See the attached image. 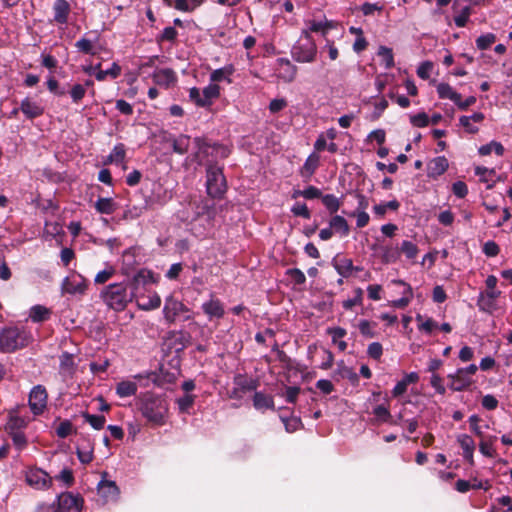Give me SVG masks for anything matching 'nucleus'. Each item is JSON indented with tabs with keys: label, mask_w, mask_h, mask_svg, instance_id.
<instances>
[{
	"label": "nucleus",
	"mask_w": 512,
	"mask_h": 512,
	"mask_svg": "<svg viewBox=\"0 0 512 512\" xmlns=\"http://www.w3.org/2000/svg\"><path fill=\"white\" fill-rule=\"evenodd\" d=\"M82 417L84 421L89 423L90 426L95 430L103 429L106 423V418L103 415H95L85 412L82 414Z\"/></svg>",
	"instance_id": "a19ab883"
},
{
	"label": "nucleus",
	"mask_w": 512,
	"mask_h": 512,
	"mask_svg": "<svg viewBox=\"0 0 512 512\" xmlns=\"http://www.w3.org/2000/svg\"><path fill=\"white\" fill-rule=\"evenodd\" d=\"M94 207L98 213L109 215L115 212L117 209V204L113 201L112 198L100 197L95 202Z\"/></svg>",
	"instance_id": "c9c22d12"
},
{
	"label": "nucleus",
	"mask_w": 512,
	"mask_h": 512,
	"mask_svg": "<svg viewBox=\"0 0 512 512\" xmlns=\"http://www.w3.org/2000/svg\"><path fill=\"white\" fill-rule=\"evenodd\" d=\"M70 97L73 103H79L86 94V88L82 84H74L70 89Z\"/></svg>",
	"instance_id": "4d7b16f0"
},
{
	"label": "nucleus",
	"mask_w": 512,
	"mask_h": 512,
	"mask_svg": "<svg viewBox=\"0 0 512 512\" xmlns=\"http://www.w3.org/2000/svg\"><path fill=\"white\" fill-rule=\"evenodd\" d=\"M478 152L482 156L489 155L492 152H495L498 156H502L504 153V147L500 142L491 141L488 144L482 145Z\"/></svg>",
	"instance_id": "37998d69"
},
{
	"label": "nucleus",
	"mask_w": 512,
	"mask_h": 512,
	"mask_svg": "<svg viewBox=\"0 0 512 512\" xmlns=\"http://www.w3.org/2000/svg\"><path fill=\"white\" fill-rule=\"evenodd\" d=\"M433 70V63L431 61H424L420 63V65L417 68V75L419 78L423 80H427Z\"/></svg>",
	"instance_id": "69168bd1"
},
{
	"label": "nucleus",
	"mask_w": 512,
	"mask_h": 512,
	"mask_svg": "<svg viewBox=\"0 0 512 512\" xmlns=\"http://www.w3.org/2000/svg\"><path fill=\"white\" fill-rule=\"evenodd\" d=\"M203 2L204 0H169L167 4L181 12H192Z\"/></svg>",
	"instance_id": "c756f323"
},
{
	"label": "nucleus",
	"mask_w": 512,
	"mask_h": 512,
	"mask_svg": "<svg viewBox=\"0 0 512 512\" xmlns=\"http://www.w3.org/2000/svg\"><path fill=\"white\" fill-rule=\"evenodd\" d=\"M121 74V67L118 65V63L114 62L112 63L111 67L106 70H101L100 68L95 73V78L98 81H104L108 76L112 79H116Z\"/></svg>",
	"instance_id": "58836bf2"
},
{
	"label": "nucleus",
	"mask_w": 512,
	"mask_h": 512,
	"mask_svg": "<svg viewBox=\"0 0 512 512\" xmlns=\"http://www.w3.org/2000/svg\"><path fill=\"white\" fill-rule=\"evenodd\" d=\"M327 333L331 336L332 342L337 345L340 351L347 349V343L344 341V337L347 335V331L342 327H331L328 328Z\"/></svg>",
	"instance_id": "473e14b6"
},
{
	"label": "nucleus",
	"mask_w": 512,
	"mask_h": 512,
	"mask_svg": "<svg viewBox=\"0 0 512 512\" xmlns=\"http://www.w3.org/2000/svg\"><path fill=\"white\" fill-rule=\"evenodd\" d=\"M399 249L400 254L403 253L409 260H415L419 252L417 245L409 240H404Z\"/></svg>",
	"instance_id": "a18cd8bd"
},
{
	"label": "nucleus",
	"mask_w": 512,
	"mask_h": 512,
	"mask_svg": "<svg viewBox=\"0 0 512 512\" xmlns=\"http://www.w3.org/2000/svg\"><path fill=\"white\" fill-rule=\"evenodd\" d=\"M496 41V36L493 33H486L480 35L476 39V46L480 50H486Z\"/></svg>",
	"instance_id": "5fc2aeb1"
},
{
	"label": "nucleus",
	"mask_w": 512,
	"mask_h": 512,
	"mask_svg": "<svg viewBox=\"0 0 512 512\" xmlns=\"http://www.w3.org/2000/svg\"><path fill=\"white\" fill-rule=\"evenodd\" d=\"M449 167L445 156H438L431 159L427 164V175L430 178H437L444 174Z\"/></svg>",
	"instance_id": "a211bd4d"
},
{
	"label": "nucleus",
	"mask_w": 512,
	"mask_h": 512,
	"mask_svg": "<svg viewBox=\"0 0 512 512\" xmlns=\"http://www.w3.org/2000/svg\"><path fill=\"white\" fill-rule=\"evenodd\" d=\"M395 284L403 285L405 286V290L403 292V296L399 299L393 300L391 302L392 306L397 308H404L406 307L413 298V291L410 285L405 283L403 280H394Z\"/></svg>",
	"instance_id": "72a5a7b5"
},
{
	"label": "nucleus",
	"mask_w": 512,
	"mask_h": 512,
	"mask_svg": "<svg viewBox=\"0 0 512 512\" xmlns=\"http://www.w3.org/2000/svg\"><path fill=\"white\" fill-rule=\"evenodd\" d=\"M253 406L256 410L259 411L274 409L273 397L262 392H255L253 396Z\"/></svg>",
	"instance_id": "c85d7f7f"
},
{
	"label": "nucleus",
	"mask_w": 512,
	"mask_h": 512,
	"mask_svg": "<svg viewBox=\"0 0 512 512\" xmlns=\"http://www.w3.org/2000/svg\"><path fill=\"white\" fill-rule=\"evenodd\" d=\"M332 266L342 278L349 277L355 269L351 259L339 255L332 259Z\"/></svg>",
	"instance_id": "4be33fe9"
},
{
	"label": "nucleus",
	"mask_w": 512,
	"mask_h": 512,
	"mask_svg": "<svg viewBox=\"0 0 512 512\" xmlns=\"http://www.w3.org/2000/svg\"><path fill=\"white\" fill-rule=\"evenodd\" d=\"M281 419L284 423L285 430L288 433L295 432V431L299 430L302 426L301 419L298 417L281 418Z\"/></svg>",
	"instance_id": "680f3d73"
},
{
	"label": "nucleus",
	"mask_w": 512,
	"mask_h": 512,
	"mask_svg": "<svg viewBox=\"0 0 512 512\" xmlns=\"http://www.w3.org/2000/svg\"><path fill=\"white\" fill-rule=\"evenodd\" d=\"M373 414L380 422L390 423V420L392 418L389 409L382 404L374 407Z\"/></svg>",
	"instance_id": "13d9d810"
},
{
	"label": "nucleus",
	"mask_w": 512,
	"mask_h": 512,
	"mask_svg": "<svg viewBox=\"0 0 512 512\" xmlns=\"http://www.w3.org/2000/svg\"><path fill=\"white\" fill-rule=\"evenodd\" d=\"M25 479L27 484L36 490H48L53 484V478L45 470L38 467L29 468L26 471Z\"/></svg>",
	"instance_id": "1a4fd4ad"
},
{
	"label": "nucleus",
	"mask_w": 512,
	"mask_h": 512,
	"mask_svg": "<svg viewBox=\"0 0 512 512\" xmlns=\"http://www.w3.org/2000/svg\"><path fill=\"white\" fill-rule=\"evenodd\" d=\"M400 258V249L397 246L386 245L382 247L381 260L385 264L396 263Z\"/></svg>",
	"instance_id": "f704fd0d"
},
{
	"label": "nucleus",
	"mask_w": 512,
	"mask_h": 512,
	"mask_svg": "<svg viewBox=\"0 0 512 512\" xmlns=\"http://www.w3.org/2000/svg\"><path fill=\"white\" fill-rule=\"evenodd\" d=\"M8 434L12 439L13 445L18 451H22L26 448L28 441L23 431L10 432Z\"/></svg>",
	"instance_id": "603ef678"
},
{
	"label": "nucleus",
	"mask_w": 512,
	"mask_h": 512,
	"mask_svg": "<svg viewBox=\"0 0 512 512\" xmlns=\"http://www.w3.org/2000/svg\"><path fill=\"white\" fill-rule=\"evenodd\" d=\"M307 31L310 32H321L325 34L329 28L326 21L311 20L307 22Z\"/></svg>",
	"instance_id": "e2e57ef3"
},
{
	"label": "nucleus",
	"mask_w": 512,
	"mask_h": 512,
	"mask_svg": "<svg viewBox=\"0 0 512 512\" xmlns=\"http://www.w3.org/2000/svg\"><path fill=\"white\" fill-rule=\"evenodd\" d=\"M168 403L161 396L147 394L139 400V410L142 416L155 426L166 423Z\"/></svg>",
	"instance_id": "f03ea898"
},
{
	"label": "nucleus",
	"mask_w": 512,
	"mask_h": 512,
	"mask_svg": "<svg viewBox=\"0 0 512 512\" xmlns=\"http://www.w3.org/2000/svg\"><path fill=\"white\" fill-rule=\"evenodd\" d=\"M416 321L419 323V330L424 331L427 334H430L434 329L438 327L437 322H435L431 318H428L425 321H423V316L420 314L416 316Z\"/></svg>",
	"instance_id": "864d4df0"
},
{
	"label": "nucleus",
	"mask_w": 512,
	"mask_h": 512,
	"mask_svg": "<svg viewBox=\"0 0 512 512\" xmlns=\"http://www.w3.org/2000/svg\"><path fill=\"white\" fill-rule=\"evenodd\" d=\"M479 451L483 456L488 458H494L497 456L494 445L482 440L481 438L479 441Z\"/></svg>",
	"instance_id": "0e129e2a"
},
{
	"label": "nucleus",
	"mask_w": 512,
	"mask_h": 512,
	"mask_svg": "<svg viewBox=\"0 0 512 512\" xmlns=\"http://www.w3.org/2000/svg\"><path fill=\"white\" fill-rule=\"evenodd\" d=\"M485 116L482 112H474L469 116H461L459 118V124L465 129V131L469 134H475L479 131V127L477 124L483 122Z\"/></svg>",
	"instance_id": "6ab92c4d"
},
{
	"label": "nucleus",
	"mask_w": 512,
	"mask_h": 512,
	"mask_svg": "<svg viewBox=\"0 0 512 512\" xmlns=\"http://www.w3.org/2000/svg\"><path fill=\"white\" fill-rule=\"evenodd\" d=\"M376 323L370 322L366 319H362L358 323V329L362 336L366 338H373L375 336Z\"/></svg>",
	"instance_id": "3c124183"
},
{
	"label": "nucleus",
	"mask_w": 512,
	"mask_h": 512,
	"mask_svg": "<svg viewBox=\"0 0 512 512\" xmlns=\"http://www.w3.org/2000/svg\"><path fill=\"white\" fill-rule=\"evenodd\" d=\"M106 476L107 473L104 472L102 479L97 485V491L102 499L103 504L117 501L120 495V490L116 483L114 481L105 479Z\"/></svg>",
	"instance_id": "9b49d317"
},
{
	"label": "nucleus",
	"mask_w": 512,
	"mask_h": 512,
	"mask_svg": "<svg viewBox=\"0 0 512 512\" xmlns=\"http://www.w3.org/2000/svg\"><path fill=\"white\" fill-rule=\"evenodd\" d=\"M227 189L223 168L216 164H209L206 168V190L212 198H220Z\"/></svg>",
	"instance_id": "39448f33"
},
{
	"label": "nucleus",
	"mask_w": 512,
	"mask_h": 512,
	"mask_svg": "<svg viewBox=\"0 0 512 512\" xmlns=\"http://www.w3.org/2000/svg\"><path fill=\"white\" fill-rule=\"evenodd\" d=\"M54 20L59 24H65L68 20L70 11L69 4L66 0H56L54 3Z\"/></svg>",
	"instance_id": "cd10ccee"
},
{
	"label": "nucleus",
	"mask_w": 512,
	"mask_h": 512,
	"mask_svg": "<svg viewBox=\"0 0 512 512\" xmlns=\"http://www.w3.org/2000/svg\"><path fill=\"white\" fill-rule=\"evenodd\" d=\"M400 206L397 200H391L388 202L377 204L373 207L374 213L380 217L384 216L387 210L396 211Z\"/></svg>",
	"instance_id": "09e8293b"
},
{
	"label": "nucleus",
	"mask_w": 512,
	"mask_h": 512,
	"mask_svg": "<svg viewBox=\"0 0 512 512\" xmlns=\"http://www.w3.org/2000/svg\"><path fill=\"white\" fill-rule=\"evenodd\" d=\"M190 146V137L187 135H179L176 138L172 139V148L173 151L177 154L183 155L185 154Z\"/></svg>",
	"instance_id": "4c0bfd02"
},
{
	"label": "nucleus",
	"mask_w": 512,
	"mask_h": 512,
	"mask_svg": "<svg viewBox=\"0 0 512 512\" xmlns=\"http://www.w3.org/2000/svg\"><path fill=\"white\" fill-rule=\"evenodd\" d=\"M201 309L209 321L219 320L225 315L224 304L214 294H210V298L202 303Z\"/></svg>",
	"instance_id": "ddd939ff"
},
{
	"label": "nucleus",
	"mask_w": 512,
	"mask_h": 512,
	"mask_svg": "<svg viewBox=\"0 0 512 512\" xmlns=\"http://www.w3.org/2000/svg\"><path fill=\"white\" fill-rule=\"evenodd\" d=\"M163 316L167 323L172 324L177 320L187 321L192 319L189 308L173 296L165 299Z\"/></svg>",
	"instance_id": "423d86ee"
},
{
	"label": "nucleus",
	"mask_w": 512,
	"mask_h": 512,
	"mask_svg": "<svg viewBox=\"0 0 512 512\" xmlns=\"http://www.w3.org/2000/svg\"><path fill=\"white\" fill-rule=\"evenodd\" d=\"M84 500L79 494L62 492L52 503L53 512H81Z\"/></svg>",
	"instance_id": "6e6552de"
},
{
	"label": "nucleus",
	"mask_w": 512,
	"mask_h": 512,
	"mask_svg": "<svg viewBox=\"0 0 512 512\" xmlns=\"http://www.w3.org/2000/svg\"><path fill=\"white\" fill-rule=\"evenodd\" d=\"M501 295V291L481 292L478 299L480 310L492 313L496 309V299Z\"/></svg>",
	"instance_id": "412c9836"
},
{
	"label": "nucleus",
	"mask_w": 512,
	"mask_h": 512,
	"mask_svg": "<svg viewBox=\"0 0 512 512\" xmlns=\"http://www.w3.org/2000/svg\"><path fill=\"white\" fill-rule=\"evenodd\" d=\"M87 288V280L78 273L65 277L61 284L62 292L73 296L84 295Z\"/></svg>",
	"instance_id": "9d476101"
},
{
	"label": "nucleus",
	"mask_w": 512,
	"mask_h": 512,
	"mask_svg": "<svg viewBox=\"0 0 512 512\" xmlns=\"http://www.w3.org/2000/svg\"><path fill=\"white\" fill-rule=\"evenodd\" d=\"M94 42L93 40L83 36L75 43V48L78 52L89 54V55H96V50L94 48Z\"/></svg>",
	"instance_id": "ea45409f"
},
{
	"label": "nucleus",
	"mask_w": 512,
	"mask_h": 512,
	"mask_svg": "<svg viewBox=\"0 0 512 512\" xmlns=\"http://www.w3.org/2000/svg\"><path fill=\"white\" fill-rule=\"evenodd\" d=\"M31 341V334L25 329L9 327L0 331V351L12 353L22 349Z\"/></svg>",
	"instance_id": "7ed1b4c3"
},
{
	"label": "nucleus",
	"mask_w": 512,
	"mask_h": 512,
	"mask_svg": "<svg viewBox=\"0 0 512 512\" xmlns=\"http://www.w3.org/2000/svg\"><path fill=\"white\" fill-rule=\"evenodd\" d=\"M195 401V396L186 393L182 397L177 398L176 404L180 413H189Z\"/></svg>",
	"instance_id": "49530a36"
},
{
	"label": "nucleus",
	"mask_w": 512,
	"mask_h": 512,
	"mask_svg": "<svg viewBox=\"0 0 512 512\" xmlns=\"http://www.w3.org/2000/svg\"><path fill=\"white\" fill-rule=\"evenodd\" d=\"M135 300H136V304L139 307V309L144 310V311L157 309L161 305V298L155 292L152 293L151 295H149L147 298L138 296L136 294Z\"/></svg>",
	"instance_id": "b1692460"
},
{
	"label": "nucleus",
	"mask_w": 512,
	"mask_h": 512,
	"mask_svg": "<svg viewBox=\"0 0 512 512\" xmlns=\"http://www.w3.org/2000/svg\"><path fill=\"white\" fill-rule=\"evenodd\" d=\"M377 54L386 69H391L394 66V56L391 48L380 46Z\"/></svg>",
	"instance_id": "c03bdc74"
},
{
	"label": "nucleus",
	"mask_w": 512,
	"mask_h": 512,
	"mask_svg": "<svg viewBox=\"0 0 512 512\" xmlns=\"http://www.w3.org/2000/svg\"><path fill=\"white\" fill-rule=\"evenodd\" d=\"M321 199L323 205L331 214L336 213L341 206L340 200L333 194H326Z\"/></svg>",
	"instance_id": "de8ad7c7"
},
{
	"label": "nucleus",
	"mask_w": 512,
	"mask_h": 512,
	"mask_svg": "<svg viewBox=\"0 0 512 512\" xmlns=\"http://www.w3.org/2000/svg\"><path fill=\"white\" fill-rule=\"evenodd\" d=\"M429 122V116L425 112H420L410 116V123L415 127H426Z\"/></svg>",
	"instance_id": "052dcab7"
},
{
	"label": "nucleus",
	"mask_w": 512,
	"mask_h": 512,
	"mask_svg": "<svg viewBox=\"0 0 512 512\" xmlns=\"http://www.w3.org/2000/svg\"><path fill=\"white\" fill-rule=\"evenodd\" d=\"M20 110L28 119H34L44 114V107L39 102L29 97L21 101Z\"/></svg>",
	"instance_id": "f3484780"
},
{
	"label": "nucleus",
	"mask_w": 512,
	"mask_h": 512,
	"mask_svg": "<svg viewBox=\"0 0 512 512\" xmlns=\"http://www.w3.org/2000/svg\"><path fill=\"white\" fill-rule=\"evenodd\" d=\"M292 58L299 63H311L317 55V46L307 30H303L299 40L291 50Z\"/></svg>",
	"instance_id": "20e7f679"
},
{
	"label": "nucleus",
	"mask_w": 512,
	"mask_h": 512,
	"mask_svg": "<svg viewBox=\"0 0 512 512\" xmlns=\"http://www.w3.org/2000/svg\"><path fill=\"white\" fill-rule=\"evenodd\" d=\"M173 336L175 338V349L177 351L182 350L187 346L190 338L189 334L183 331H178L173 333Z\"/></svg>",
	"instance_id": "774afa93"
},
{
	"label": "nucleus",
	"mask_w": 512,
	"mask_h": 512,
	"mask_svg": "<svg viewBox=\"0 0 512 512\" xmlns=\"http://www.w3.org/2000/svg\"><path fill=\"white\" fill-rule=\"evenodd\" d=\"M220 96V87L218 84L209 83L202 90L192 87L189 90L190 100L198 107L208 108L214 100Z\"/></svg>",
	"instance_id": "0eeeda50"
},
{
	"label": "nucleus",
	"mask_w": 512,
	"mask_h": 512,
	"mask_svg": "<svg viewBox=\"0 0 512 512\" xmlns=\"http://www.w3.org/2000/svg\"><path fill=\"white\" fill-rule=\"evenodd\" d=\"M115 274V268L112 265L106 264V267L99 271L95 278L94 283L95 284H104L107 281H109L113 275Z\"/></svg>",
	"instance_id": "8fccbe9b"
},
{
	"label": "nucleus",
	"mask_w": 512,
	"mask_h": 512,
	"mask_svg": "<svg viewBox=\"0 0 512 512\" xmlns=\"http://www.w3.org/2000/svg\"><path fill=\"white\" fill-rule=\"evenodd\" d=\"M291 212L295 216H300L304 219H310V217H311V213L305 203H301V202L295 203L291 208Z\"/></svg>",
	"instance_id": "338daca9"
},
{
	"label": "nucleus",
	"mask_w": 512,
	"mask_h": 512,
	"mask_svg": "<svg viewBox=\"0 0 512 512\" xmlns=\"http://www.w3.org/2000/svg\"><path fill=\"white\" fill-rule=\"evenodd\" d=\"M52 312L43 305H34L29 310V318L34 323H40L48 320Z\"/></svg>",
	"instance_id": "7c9ffc66"
},
{
	"label": "nucleus",
	"mask_w": 512,
	"mask_h": 512,
	"mask_svg": "<svg viewBox=\"0 0 512 512\" xmlns=\"http://www.w3.org/2000/svg\"><path fill=\"white\" fill-rule=\"evenodd\" d=\"M481 418L477 414H473L468 418L469 427L472 433L477 437H482L484 432L480 425Z\"/></svg>",
	"instance_id": "bf43d9fd"
},
{
	"label": "nucleus",
	"mask_w": 512,
	"mask_h": 512,
	"mask_svg": "<svg viewBox=\"0 0 512 512\" xmlns=\"http://www.w3.org/2000/svg\"><path fill=\"white\" fill-rule=\"evenodd\" d=\"M276 77L285 83L294 81L297 75V67L286 58H279L276 61Z\"/></svg>",
	"instance_id": "4468645a"
},
{
	"label": "nucleus",
	"mask_w": 512,
	"mask_h": 512,
	"mask_svg": "<svg viewBox=\"0 0 512 512\" xmlns=\"http://www.w3.org/2000/svg\"><path fill=\"white\" fill-rule=\"evenodd\" d=\"M319 165V156L316 153H311L304 162L301 168V176L306 180H309L315 173Z\"/></svg>",
	"instance_id": "bb28decb"
},
{
	"label": "nucleus",
	"mask_w": 512,
	"mask_h": 512,
	"mask_svg": "<svg viewBox=\"0 0 512 512\" xmlns=\"http://www.w3.org/2000/svg\"><path fill=\"white\" fill-rule=\"evenodd\" d=\"M437 93H438L439 98H441V99H449L452 102H454V104L456 103V101L459 100V94L460 93L456 92L447 83H440V84H438L437 85Z\"/></svg>",
	"instance_id": "e433bc0d"
},
{
	"label": "nucleus",
	"mask_w": 512,
	"mask_h": 512,
	"mask_svg": "<svg viewBox=\"0 0 512 512\" xmlns=\"http://www.w3.org/2000/svg\"><path fill=\"white\" fill-rule=\"evenodd\" d=\"M447 378L451 381L449 388L456 392L463 391L472 384V379L464 373H460V368H458L454 373L448 374Z\"/></svg>",
	"instance_id": "aec40b11"
},
{
	"label": "nucleus",
	"mask_w": 512,
	"mask_h": 512,
	"mask_svg": "<svg viewBox=\"0 0 512 512\" xmlns=\"http://www.w3.org/2000/svg\"><path fill=\"white\" fill-rule=\"evenodd\" d=\"M126 156L125 146L122 143H118L114 146L111 153L108 156V161L114 164H121L124 162Z\"/></svg>",
	"instance_id": "79ce46f5"
},
{
	"label": "nucleus",
	"mask_w": 512,
	"mask_h": 512,
	"mask_svg": "<svg viewBox=\"0 0 512 512\" xmlns=\"http://www.w3.org/2000/svg\"><path fill=\"white\" fill-rule=\"evenodd\" d=\"M329 226L332 229V231L336 234H339L340 237H346L350 232L347 220L340 215L333 216L329 220Z\"/></svg>",
	"instance_id": "393cba45"
},
{
	"label": "nucleus",
	"mask_w": 512,
	"mask_h": 512,
	"mask_svg": "<svg viewBox=\"0 0 512 512\" xmlns=\"http://www.w3.org/2000/svg\"><path fill=\"white\" fill-rule=\"evenodd\" d=\"M456 441L462 449L463 458L470 465H473L475 451V441L473 440V438L466 433H461L456 436Z\"/></svg>",
	"instance_id": "dca6fc26"
},
{
	"label": "nucleus",
	"mask_w": 512,
	"mask_h": 512,
	"mask_svg": "<svg viewBox=\"0 0 512 512\" xmlns=\"http://www.w3.org/2000/svg\"><path fill=\"white\" fill-rule=\"evenodd\" d=\"M153 277L147 270H140L130 280L121 283H112L100 293L103 302L115 311H123L136 297L140 285H145Z\"/></svg>",
	"instance_id": "f257e3e1"
},
{
	"label": "nucleus",
	"mask_w": 512,
	"mask_h": 512,
	"mask_svg": "<svg viewBox=\"0 0 512 512\" xmlns=\"http://www.w3.org/2000/svg\"><path fill=\"white\" fill-rule=\"evenodd\" d=\"M47 391L44 386H34L29 394V406L34 415L41 414L47 405Z\"/></svg>",
	"instance_id": "f8f14e48"
},
{
	"label": "nucleus",
	"mask_w": 512,
	"mask_h": 512,
	"mask_svg": "<svg viewBox=\"0 0 512 512\" xmlns=\"http://www.w3.org/2000/svg\"><path fill=\"white\" fill-rule=\"evenodd\" d=\"M235 72L233 64L225 65L221 68L215 69L210 73L209 79L213 84L226 81L228 84L232 83L231 76Z\"/></svg>",
	"instance_id": "5701e85b"
},
{
	"label": "nucleus",
	"mask_w": 512,
	"mask_h": 512,
	"mask_svg": "<svg viewBox=\"0 0 512 512\" xmlns=\"http://www.w3.org/2000/svg\"><path fill=\"white\" fill-rule=\"evenodd\" d=\"M28 421V418L22 417L15 413H11L5 429L8 433L23 431V429L27 426Z\"/></svg>",
	"instance_id": "2f4dec72"
},
{
	"label": "nucleus",
	"mask_w": 512,
	"mask_h": 512,
	"mask_svg": "<svg viewBox=\"0 0 512 512\" xmlns=\"http://www.w3.org/2000/svg\"><path fill=\"white\" fill-rule=\"evenodd\" d=\"M55 479L61 481L67 488L71 487L75 481L73 471L69 468H63Z\"/></svg>",
	"instance_id": "6e6d98bb"
},
{
	"label": "nucleus",
	"mask_w": 512,
	"mask_h": 512,
	"mask_svg": "<svg viewBox=\"0 0 512 512\" xmlns=\"http://www.w3.org/2000/svg\"><path fill=\"white\" fill-rule=\"evenodd\" d=\"M151 77L156 85L165 88H169L177 81L176 73L171 68H157Z\"/></svg>",
	"instance_id": "2eb2a0df"
},
{
	"label": "nucleus",
	"mask_w": 512,
	"mask_h": 512,
	"mask_svg": "<svg viewBox=\"0 0 512 512\" xmlns=\"http://www.w3.org/2000/svg\"><path fill=\"white\" fill-rule=\"evenodd\" d=\"M138 385L131 380H123L117 383L115 392L120 398H126L136 395Z\"/></svg>",
	"instance_id": "a878e982"
}]
</instances>
